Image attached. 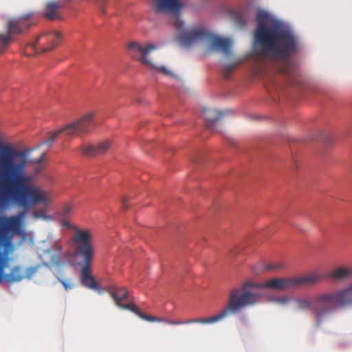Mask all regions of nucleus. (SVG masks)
Masks as SVG:
<instances>
[{
    "label": "nucleus",
    "mask_w": 352,
    "mask_h": 352,
    "mask_svg": "<svg viewBox=\"0 0 352 352\" xmlns=\"http://www.w3.org/2000/svg\"><path fill=\"white\" fill-rule=\"evenodd\" d=\"M290 300H291L290 298L284 296V297H280V298H276L275 300V302L278 304L286 305L288 302H289Z\"/></svg>",
    "instance_id": "obj_27"
},
{
    "label": "nucleus",
    "mask_w": 352,
    "mask_h": 352,
    "mask_svg": "<svg viewBox=\"0 0 352 352\" xmlns=\"http://www.w3.org/2000/svg\"><path fill=\"white\" fill-rule=\"evenodd\" d=\"M40 190H41L43 193V196L44 198V201H38L36 203L32 204L27 207L21 206L16 204L14 201H10L8 204L5 206H0V208H6L10 204H14L21 208H23V210L20 211L18 214L12 215L10 217L7 216H1L0 217V245L1 244H8V245H13L12 238L15 234H18L20 233L23 219L26 215V210L38 204H45L47 201V199L46 197V193L44 190H43L40 187L37 186Z\"/></svg>",
    "instance_id": "obj_6"
},
{
    "label": "nucleus",
    "mask_w": 352,
    "mask_h": 352,
    "mask_svg": "<svg viewBox=\"0 0 352 352\" xmlns=\"http://www.w3.org/2000/svg\"><path fill=\"white\" fill-rule=\"evenodd\" d=\"M267 16V14L262 10L258 11L256 15L258 26L254 32L256 53L261 57L287 63L292 56L300 51V38L290 28L280 21H274L265 24L264 21Z\"/></svg>",
    "instance_id": "obj_1"
},
{
    "label": "nucleus",
    "mask_w": 352,
    "mask_h": 352,
    "mask_svg": "<svg viewBox=\"0 0 352 352\" xmlns=\"http://www.w3.org/2000/svg\"><path fill=\"white\" fill-rule=\"evenodd\" d=\"M324 278V276L314 272L305 276L271 278L260 283L245 281L241 287H236L235 289L238 292L239 298H245L247 303L244 305L245 308L252 306L259 301L260 296L256 293L252 292L251 289L252 288L285 291L303 286L314 285L322 281Z\"/></svg>",
    "instance_id": "obj_3"
},
{
    "label": "nucleus",
    "mask_w": 352,
    "mask_h": 352,
    "mask_svg": "<svg viewBox=\"0 0 352 352\" xmlns=\"http://www.w3.org/2000/svg\"><path fill=\"white\" fill-rule=\"evenodd\" d=\"M58 280L63 284V287L67 291L71 289L73 287L72 284L68 280L60 278H58Z\"/></svg>",
    "instance_id": "obj_28"
},
{
    "label": "nucleus",
    "mask_w": 352,
    "mask_h": 352,
    "mask_svg": "<svg viewBox=\"0 0 352 352\" xmlns=\"http://www.w3.org/2000/svg\"><path fill=\"white\" fill-rule=\"evenodd\" d=\"M237 293L238 292L235 289V288L230 291L228 305L215 316H213L208 318H199L190 319V324L215 323L227 318L231 315L239 313L243 309H244V305H246L247 303L245 300L244 299L245 298H239V296Z\"/></svg>",
    "instance_id": "obj_9"
},
{
    "label": "nucleus",
    "mask_w": 352,
    "mask_h": 352,
    "mask_svg": "<svg viewBox=\"0 0 352 352\" xmlns=\"http://www.w3.org/2000/svg\"><path fill=\"white\" fill-rule=\"evenodd\" d=\"M108 292L117 306L121 305L122 301L129 296V293L124 287L113 285L109 287Z\"/></svg>",
    "instance_id": "obj_19"
},
{
    "label": "nucleus",
    "mask_w": 352,
    "mask_h": 352,
    "mask_svg": "<svg viewBox=\"0 0 352 352\" xmlns=\"http://www.w3.org/2000/svg\"><path fill=\"white\" fill-rule=\"evenodd\" d=\"M64 6L63 2L50 1L47 3L45 8V16L49 20H55L60 19L59 9Z\"/></svg>",
    "instance_id": "obj_18"
},
{
    "label": "nucleus",
    "mask_w": 352,
    "mask_h": 352,
    "mask_svg": "<svg viewBox=\"0 0 352 352\" xmlns=\"http://www.w3.org/2000/svg\"><path fill=\"white\" fill-rule=\"evenodd\" d=\"M179 41L185 46L199 42L206 43L210 50L221 51L228 56L231 52L230 40L220 38L202 28L184 30L179 36Z\"/></svg>",
    "instance_id": "obj_5"
},
{
    "label": "nucleus",
    "mask_w": 352,
    "mask_h": 352,
    "mask_svg": "<svg viewBox=\"0 0 352 352\" xmlns=\"http://www.w3.org/2000/svg\"><path fill=\"white\" fill-rule=\"evenodd\" d=\"M92 239L93 234L89 230H76L73 237V243L76 256L82 260L80 264L82 285L94 290H99L100 287L91 275V264L94 254Z\"/></svg>",
    "instance_id": "obj_4"
},
{
    "label": "nucleus",
    "mask_w": 352,
    "mask_h": 352,
    "mask_svg": "<svg viewBox=\"0 0 352 352\" xmlns=\"http://www.w3.org/2000/svg\"><path fill=\"white\" fill-rule=\"evenodd\" d=\"M94 115L95 113L94 112L89 113L76 121L50 133L48 138L45 140V144H49L52 143L60 133H63L67 137L73 138L89 133L94 126Z\"/></svg>",
    "instance_id": "obj_8"
},
{
    "label": "nucleus",
    "mask_w": 352,
    "mask_h": 352,
    "mask_svg": "<svg viewBox=\"0 0 352 352\" xmlns=\"http://www.w3.org/2000/svg\"><path fill=\"white\" fill-rule=\"evenodd\" d=\"M226 111H217L214 109H204L202 116L206 120V125L210 131H214V124L226 114Z\"/></svg>",
    "instance_id": "obj_16"
},
{
    "label": "nucleus",
    "mask_w": 352,
    "mask_h": 352,
    "mask_svg": "<svg viewBox=\"0 0 352 352\" xmlns=\"http://www.w3.org/2000/svg\"><path fill=\"white\" fill-rule=\"evenodd\" d=\"M128 201H129V199L127 197H124L122 200V208L124 210H127L129 208V206H128V205L126 204Z\"/></svg>",
    "instance_id": "obj_30"
},
{
    "label": "nucleus",
    "mask_w": 352,
    "mask_h": 352,
    "mask_svg": "<svg viewBox=\"0 0 352 352\" xmlns=\"http://www.w3.org/2000/svg\"><path fill=\"white\" fill-rule=\"evenodd\" d=\"M111 147V142L109 140H104L97 144L83 145L80 149L84 155L94 157L106 153Z\"/></svg>",
    "instance_id": "obj_14"
},
{
    "label": "nucleus",
    "mask_w": 352,
    "mask_h": 352,
    "mask_svg": "<svg viewBox=\"0 0 352 352\" xmlns=\"http://www.w3.org/2000/svg\"><path fill=\"white\" fill-rule=\"evenodd\" d=\"M236 65V64H225L223 65L222 72L224 78H228L230 76Z\"/></svg>",
    "instance_id": "obj_24"
},
{
    "label": "nucleus",
    "mask_w": 352,
    "mask_h": 352,
    "mask_svg": "<svg viewBox=\"0 0 352 352\" xmlns=\"http://www.w3.org/2000/svg\"><path fill=\"white\" fill-rule=\"evenodd\" d=\"M118 307L124 309H128L131 311H133L134 314H135L137 316H138L140 318H142V316L143 315H145L146 314L142 313L140 309L135 305L134 303L131 302L128 304H123L121 302V305H118Z\"/></svg>",
    "instance_id": "obj_21"
},
{
    "label": "nucleus",
    "mask_w": 352,
    "mask_h": 352,
    "mask_svg": "<svg viewBox=\"0 0 352 352\" xmlns=\"http://www.w3.org/2000/svg\"><path fill=\"white\" fill-rule=\"evenodd\" d=\"M175 25L177 28H182L183 26V22L180 19H177L175 20Z\"/></svg>",
    "instance_id": "obj_31"
},
{
    "label": "nucleus",
    "mask_w": 352,
    "mask_h": 352,
    "mask_svg": "<svg viewBox=\"0 0 352 352\" xmlns=\"http://www.w3.org/2000/svg\"><path fill=\"white\" fill-rule=\"evenodd\" d=\"M295 308L298 310H311L315 316L316 325L320 327L333 310L352 305V285L342 289L317 295L312 299L295 298Z\"/></svg>",
    "instance_id": "obj_2"
},
{
    "label": "nucleus",
    "mask_w": 352,
    "mask_h": 352,
    "mask_svg": "<svg viewBox=\"0 0 352 352\" xmlns=\"http://www.w3.org/2000/svg\"><path fill=\"white\" fill-rule=\"evenodd\" d=\"M190 324V319L186 320H170V322H168V324L170 325H178V324Z\"/></svg>",
    "instance_id": "obj_26"
},
{
    "label": "nucleus",
    "mask_w": 352,
    "mask_h": 352,
    "mask_svg": "<svg viewBox=\"0 0 352 352\" xmlns=\"http://www.w3.org/2000/svg\"><path fill=\"white\" fill-rule=\"evenodd\" d=\"M142 319L146 320L148 322H165L168 324V322H170V320L166 318H157L155 316H152L148 314L143 315L142 316Z\"/></svg>",
    "instance_id": "obj_23"
},
{
    "label": "nucleus",
    "mask_w": 352,
    "mask_h": 352,
    "mask_svg": "<svg viewBox=\"0 0 352 352\" xmlns=\"http://www.w3.org/2000/svg\"><path fill=\"white\" fill-rule=\"evenodd\" d=\"M32 16V13H28L18 18L11 19L8 21V32L0 34V54L6 50L12 41L11 34H23L32 25V23L30 21Z\"/></svg>",
    "instance_id": "obj_11"
},
{
    "label": "nucleus",
    "mask_w": 352,
    "mask_h": 352,
    "mask_svg": "<svg viewBox=\"0 0 352 352\" xmlns=\"http://www.w3.org/2000/svg\"><path fill=\"white\" fill-rule=\"evenodd\" d=\"M155 6L157 12L177 14L181 9L179 0H155Z\"/></svg>",
    "instance_id": "obj_15"
},
{
    "label": "nucleus",
    "mask_w": 352,
    "mask_h": 352,
    "mask_svg": "<svg viewBox=\"0 0 352 352\" xmlns=\"http://www.w3.org/2000/svg\"><path fill=\"white\" fill-rule=\"evenodd\" d=\"M74 210V206L72 204H65L62 209L58 212V215L62 218H65L70 215Z\"/></svg>",
    "instance_id": "obj_22"
},
{
    "label": "nucleus",
    "mask_w": 352,
    "mask_h": 352,
    "mask_svg": "<svg viewBox=\"0 0 352 352\" xmlns=\"http://www.w3.org/2000/svg\"><path fill=\"white\" fill-rule=\"evenodd\" d=\"M61 38V34L57 31H51L41 34L32 47L36 52H47L56 47Z\"/></svg>",
    "instance_id": "obj_12"
},
{
    "label": "nucleus",
    "mask_w": 352,
    "mask_h": 352,
    "mask_svg": "<svg viewBox=\"0 0 352 352\" xmlns=\"http://www.w3.org/2000/svg\"><path fill=\"white\" fill-rule=\"evenodd\" d=\"M60 223L63 228H65L67 230H70L73 228L72 225L67 220L65 219V218H62Z\"/></svg>",
    "instance_id": "obj_29"
},
{
    "label": "nucleus",
    "mask_w": 352,
    "mask_h": 352,
    "mask_svg": "<svg viewBox=\"0 0 352 352\" xmlns=\"http://www.w3.org/2000/svg\"><path fill=\"white\" fill-rule=\"evenodd\" d=\"M318 274L324 276L322 280L329 278L334 281H342L352 275V270L345 267H338L327 274Z\"/></svg>",
    "instance_id": "obj_17"
},
{
    "label": "nucleus",
    "mask_w": 352,
    "mask_h": 352,
    "mask_svg": "<svg viewBox=\"0 0 352 352\" xmlns=\"http://www.w3.org/2000/svg\"><path fill=\"white\" fill-rule=\"evenodd\" d=\"M127 53L135 60L141 64L146 65L150 69L164 74L167 76H173V73L166 67L157 66L150 58L151 52L157 50L156 45L151 43L142 44L136 41H132L127 45Z\"/></svg>",
    "instance_id": "obj_7"
},
{
    "label": "nucleus",
    "mask_w": 352,
    "mask_h": 352,
    "mask_svg": "<svg viewBox=\"0 0 352 352\" xmlns=\"http://www.w3.org/2000/svg\"><path fill=\"white\" fill-rule=\"evenodd\" d=\"M38 268V266H33L27 268L25 270V273H24L25 278L30 279L32 277V276L37 272Z\"/></svg>",
    "instance_id": "obj_25"
},
{
    "label": "nucleus",
    "mask_w": 352,
    "mask_h": 352,
    "mask_svg": "<svg viewBox=\"0 0 352 352\" xmlns=\"http://www.w3.org/2000/svg\"><path fill=\"white\" fill-rule=\"evenodd\" d=\"M44 254L47 255L49 258L48 263H45V266L49 265L56 267L60 266L69 257V254L63 251V244L60 241L55 243L50 248L45 250Z\"/></svg>",
    "instance_id": "obj_13"
},
{
    "label": "nucleus",
    "mask_w": 352,
    "mask_h": 352,
    "mask_svg": "<svg viewBox=\"0 0 352 352\" xmlns=\"http://www.w3.org/2000/svg\"><path fill=\"white\" fill-rule=\"evenodd\" d=\"M285 268V264L283 262L278 261L272 263L262 264L261 269H257L256 267L253 268L255 274H260L265 271L278 272Z\"/></svg>",
    "instance_id": "obj_20"
},
{
    "label": "nucleus",
    "mask_w": 352,
    "mask_h": 352,
    "mask_svg": "<svg viewBox=\"0 0 352 352\" xmlns=\"http://www.w3.org/2000/svg\"><path fill=\"white\" fill-rule=\"evenodd\" d=\"M14 250V245H0V284L3 282L14 283L25 278L24 272L19 265L13 267L10 273H6V269L10 261L9 255Z\"/></svg>",
    "instance_id": "obj_10"
},
{
    "label": "nucleus",
    "mask_w": 352,
    "mask_h": 352,
    "mask_svg": "<svg viewBox=\"0 0 352 352\" xmlns=\"http://www.w3.org/2000/svg\"><path fill=\"white\" fill-rule=\"evenodd\" d=\"M34 215L36 217H38V214L36 212H34Z\"/></svg>",
    "instance_id": "obj_32"
}]
</instances>
